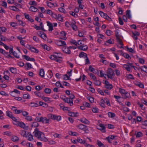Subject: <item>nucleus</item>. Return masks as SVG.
Listing matches in <instances>:
<instances>
[{"label": "nucleus", "instance_id": "nucleus-17", "mask_svg": "<svg viewBox=\"0 0 147 147\" xmlns=\"http://www.w3.org/2000/svg\"><path fill=\"white\" fill-rule=\"evenodd\" d=\"M114 43V40L113 39H110L108 40L104 43L105 45H109L110 44H113Z\"/></svg>", "mask_w": 147, "mask_h": 147}, {"label": "nucleus", "instance_id": "nucleus-35", "mask_svg": "<svg viewBox=\"0 0 147 147\" xmlns=\"http://www.w3.org/2000/svg\"><path fill=\"white\" fill-rule=\"evenodd\" d=\"M23 97L25 99H30L31 98L30 96L28 93L24 94L23 95Z\"/></svg>", "mask_w": 147, "mask_h": 147}, {"label": "nucleus", "instance_id": "nucleus-21", "mask_svg": "<svg viewBox=\"0 0 147 147\" xmlns=\"http://www.w3.org/2000/svg\"><path fill=\"white\" fill-rule=\"evenodd\" d=\"M29 49L32 52L36 53H38L39 51L37 49L35 48L34 47L29 46Z\"/></svg>", "mask_w": 147, "mask_h": 147}, {"label": "nucleus", "instance_id": "nucleus-54", "mask_svg": "<svg viewBox=\"0 0 147 147\" xmlns=\"http://www.w3.org/2000/svg\"><path fill=\"white\" fill-rule=\"evenodd\" d=\"M7 30V29L4 27H0V34L1 32H5Z\"/></svg>", "mask_w": 147, "mask_h": 147}, {"label": "nucleus", "instance_id": "nucleus-6", "mask_svg": "<svg viewBox=\"0 0 147 147\" xmlns=\"http://www.w3.org/2000/svg\"><path fill=\"white\" fill-rule=\"evenodd\" d=\"M98 12L100 16L104 18L109 21H111V18L108 16L106 13H105L101 11H99Z\"/></svg>", "mask_w": 147, "mask_h": 147}, {"label": "nucleus", "instance_id": "nucleus-31", "mask_svg": "<svg viewBox=\"0 0 147 147\" xmlns=\"http://www.w3.org/2000/svg\"><path fill=\"white\" fill-rule=\"evenodd\" d=\"M78 143H79L81 144H84L86 142V141L85 140H82L80 137L78 138Z\"/></svg>", "mask_w": 147, "mask_h": 147}, {"label": "nucleus", "instance_id": "nucleus-40", "mask_svg": "<svg viewBox=\"0 0 147 147\" xmlns=\"http://www.w3.org/2000/svg\"><path fill=\"white\" fill-rule=\"evenodd\" d=\"M39 75L42 77H44L45 76V71L44 70L41 69L40 70L39 72Z\"/></svg>", "mask_w": 147, "mask_h": 147}, {"label": "nucleus", "instance_id": "nucleus-55", "mask_svg": "<svg viewBox=\"0 0 147 147\" xmlns=\"http://www.w3.org/2000/svg\"><path fill=\"white\" fill-rule=\"evenodd\" d=\"M141 69L142 71L147 73V67L144 65L141 67Z\"/></svg>", "mask_w": 147, "mask_h": 147}, {"label": "nucleus", "instance_id": "nucleus-20", "mask_svg": "<svg viewBox=\"0 0 147 147\" xmlns=\"http://www.w3.org/2000/svg\"><path fill=\"white\" fill-rule=\"evenodd\" d=\"M115 137V136L111 135L107 137L106 138V140H107L109 142L111 143L112 141L114 139Z\"/></svg>", "mask_w": 147, "mask_h": 147}, {"label": "nucleus", "instance_id": "nucleus-28", "mask_svg": "<svg viewBox=\"0 0 147 147\" xmlns=\"http://www.w3.org/2000/svg\"><path fill=\"white\" fill-rule=\"evenodd\" d=\"M24 129H25L26 127V125L25 123L19 121L18 124V126Z\"/></svg>", "mask_w": 147, "mask_h": 147}, {"label": "nucleus", "instance_id": "nucleus-23", "mask_svg": "<svg viewBox=\"0 0 147 147\" xmlns=\"http://www.w3.org/2000/svg\"><path fill=\"white\" fill-rule=\"evenodd\" d=\"M85 44L83 40H79L77 42V46L78 48V46H82Z\"/></svg>", "mask_w": 147, "mask_h": 147}, {"label": "nucleus", "instance_id": "nucleus-48", "mask_svg": "<svg viewBox=\"0 0 147 147\" xmlns=\"http://www.w3.org/2000/svg\"><path fill=\"white\" fill-rule=\"evenodd\" d=\"M6 115L10 118L13 116L12 113L9 111H6Z\"/></svg>", "mask_w": 147, "mask_h": 147}, {"label": "nucleus", "instance_id": "nucleus-26", "mask_svg": "<svg viewBox=\"0 0 147 147\" xmlns=\"http://www.w3.org/2000/svg\"><path fill=\"white\" fill-rule=\"evenodd\" d=\"M40 46L43 49L47 51H49L51 50L50 47L47 46L46 44H41Z\"/></svg>", "mask_w": 147, "mask_h": 147}, {"label": "nucleus", "instance_id": "nucleus-37", "mask_svg": "<svg viewBox=\"0 0 147 147\" xmlns=\"http://www.w3.org/2000/svg\"><path fill=\"white\" fill-rule=\"evenodd\" d=\"M77 127L80 129L84 130V129L85 128L86 126L83 124H80L77 125Z\"/></svg>", "mask_w": 147, "mask_h": 147}, {"label": "nucleus", "instance_id": "nucleus-38", "mask_svg": "<svg viewBox=\"0 0 147 147\" xmlns=\"http://www.w3.org/2000/svg\"><path fill=\"white\" fill-rule=\"evenodd\" d=\"M40 140L44 142H47L48 141L47 138L45 136L44 134V136H42Z\"/></svg>", "mask_w": 147, "mask_h": 147}, {"label": "nucleus", "instance_id": "nucleus-42", "mask_svg": "<svg viewBox=\"0 0 147 147\" xmlns=\"http://www.w3.org/2000/svg\"><path fill=\"white\" fill-rule=\"evenodd\" d=\"M11 140L13 142H16L19 140V138L17 136H12Z\"/></svg>", "mask_w": 147, "mask_h": 147}, {"label": "nucleus", "instance_id": "nucleus-25", "mask_svg": "<svg viewBox=\"0 0 147 147\" xmlns=\"http://www.w3.org/2000/svg\"><path fill=\"white\" fill-rule=\"evenodd\" d=\"M68 115L71 117H77L78 116L79 113L78 112L74 113L73 112H69L68 113Z\"/></svg>", "mask_w": 147, "mask_h": 147}, {"label": "nucleus", "instance_id": "nucleus-1", "mask_svg": "<svg viewBox=\"0 0 147 147\" xmlns=\"http://www.w3.org/2000/svg\"><path fill=\"white\" fill-rule=\"evenodd\" d=\"M62 55L61 53L54 52L52 55L49 57V58L52 60H54L56 61L61 63L62 59Z\"/></svg>", "mask_w": 147, "mask_h": 147}, {"label": "nucleus", "instance_id": "nucleus-7", "mask_svg": "<svg viewBox=\"0 0 147 147\" xmlns=\"http://www.w3.org/2000/svg\"><path fill=\"white\" fill-rule=\"evenodd\" d=\"M11 109L14 112L15 114H18L21 113H22L23 115V111L22 110H18L16 109V107L14 106H12L11 107Z\"/></svg>", "mask_w": 147, "mask_h": 147}, {"label": "nucleus", "instance_id": "nucleus-43", "mask_svg": "<svg viewBox=\"0 0 147 147\" xmlns=\"http://www.w3.org/2000/svg\"><path fill=\"white\" fill-rule=\"evenodd\" d=\"M97 143L99 147H105L104 145L99 140H97Z\"/></svg>", "mask_w": 147, "mask_h": 147}, {"label": "nucleus", "instance_id": "nucleus-12", "mask_svg": "<svg viewBox=\"0 0 147 147\" xmlns=\"http://www.w3.org/2000/svg\"><path fill=\"white\" fill-rule=\"evenodd\" d=\"M38 35L45 40H46L47 37L46 34L43 32L39 31Z\"/></svg>", "mask_w": 147, "mask_h": 147}, {"label": "nucleus", "instance_id": "nucleus-3", "mask_svg": "<svg viewBox=\"0 0 147 147\" xmlns=\"http://www.w3.org/2000/svg\"><path fill=\"white\" fill-rule=\"evenodd\" d=\"M48 117L49 118L53 120H57V121H60L61 120V118L60 115H57L52 114H49L48 115Z\"/></svg>", "mask_w": 147, "mask_h": 147}, {"label": "nucleus", "instance_id": "nucleus-61", "mask_svg": "<svg viewBox=\"0 0 147 147\" xmlns=\"http://www.w3.org/2000/svg\"><path fill=\"white\" fill-rule=\"evenodd\" d=\"M32 126L33 127H38L39 126L38 123L36 122H33L32 124Z\"/></svg>", "mask_w": 147, "mask_h": 147}, {"label": "nucleus", "instance_id": "nucleus-32", "mask_svg": "<svg viewBox=\"0 0 147 147\" xmlns=\"http://www.w3.org/2000/svg\"><path fill=\"white\" fill-rule=\"evenodd\" d=\"M25 18H26L29 21L31 22H32L34 21V20L32 19L31 17H30L28 14L25 15Z\"/></svg>", "mask_w": 147, "mask_h": 147}, {"label": "nucleus", "instance_id": "nucleus-34", "mask_svg": "<svg viewBox=\"0 0 147 147\" xmlns=\"http://www.w3.org/2000/svg\"><path fill=\"white\" fill-rule=\"evenodd\" d=\"M9 8L11 10L13 11H17L19 10V9L15 6H10Z\"/></svg>", "mask_w": 147, "mask_h": 147}, {"label": "nucleus", "instance_id": "nucleus-39", "mask_svg": "<svg viewBox=\"0 0 147 147\" xmlns=\"http://www.w3.org/2000/svg\"><path fill=\"white\" fill-rule=\"evenodd\" d=\"M57 17V18L56 19L61 22H63V18L61 15L60 14H58Z\"/></svg>", "mask_w": 147, "mask_h": 147}, {"label": "nucleus", "instance_id": "nucleus-27", "mask_svg": "<svg viewBox=\"0 0 147 147\" xmlns=\"http://www.w3.org/2000/svg\"><path fill=\"white\" fill-rule=\"evenodd\" d=\"M115 36L117 39H119L121 38L120 35V31L118 30H116L115 31Z\"/></svg>", "mask_w": 147, "mask_h": 147}, {"label": "nucleus", "instance_id": "nucleus-14", "mask_svg": "<svg viewBox=\"0 0 147 147\" xmlns=\"http://www.w3.org/2000/svg\"><path fill=\"white\" fill-rule=\"evenodd\" d=\"M65 102L69 104L70 106L73 105V100L68 98H66L63 99Z\"/></svg>", "mask_w": 147, "mask_h": 147}, {"label": "nucleus", "instance_id": "nucleus-13", "mask_svg": "<svg viewBox=\"0 0 147 147\" xmlns=\"http://www.w3.org/2000/svg\"><path fill=\"white\" fill-rule=\"evenodd\" d=\"M41 98L43 100L48 103H50L53 101L51 98L48 97L42 96L41 97Z\"/></svg>", "mask_w": 147, "mask_h": 147}, {"label": "nucleus", "instance_id": "nucleus-62", "mask_svg": "<svg viewBox=\"0 0 147 147\" xmlns=\"http://www.w3.org/2000/svg\"><path fill=\"white\" fill-rule=\"evenodd\" d=\"M71 26L72 28L74 30H76L78 29V27L77 26L74 24H71Z\"/></svg>", "mask_w": 147, "mask_h": 147}, {"label": "nucleus", "instance_id": "nucleus-59", "mask_svg": "<svg viewBox=\"0 0 147 147\" xmlns=\"http://www.w3.org/2000/svg\"><path fill=\"white\" fill-rule=\"evenodd\" d=\"M58 10L59 11L63 13H66L65 10L63 8V7H60L58 9Z\"/></svg>", "mask_w": 147, "mask_h": 147}, {"label": "nucleus", "instance_id": "nucleus-4", "mask_svg": "<svg viewBox=\"0 0 147 147\" xmlns=\"http://www.w3.org/2000/svg\"><path fill=\"white\" fill-rule=\"evenodd\" d=\"M107 76L108 78H113L115 75L113 71L111 69H109L107 71Z\"/></svg>", "mask_w": 147, "mask_h": 147}, {"label": "nucleus", "instance_id": "nucleus-53", "mask_svg": "<svg viewBox=\"0 0 147 147\" xmlns=\"http://www.w3.org/2000/svg\"><path fill=\"white\" fill-rule=\"evenodd\" d=\"M68 133L69 135L74 136H76L78 134L77 133L71 131H69Z\"/></svg>", "mask_w": 147, "mask_h": 147}, {"label": "nucleus", "instance_id": "nucleus-56", "mask_svg": "<svg viewBox=\"0 0 147 147\" xmlns=\"http://www.w3.org/2000/svg\"><path fill=\"white\" fill-rule=\"evenodd\" d=\"M119 91L121 95L124 94L126 92L125 90L124 89L121 88H119Z\"/></svg>", "mask_w": 147, "mask_h": 147}, {"label": "nucleus", "instance_id": "nucleus-57", "mask_svg": "<svg viewBox=\"0 0 147 147\" xmlns=\"http://www.w3.org/2000/svg\"><path fill=\"white\" fill-rule=\"evenodd\" d=\"M108 115L109 117L111 118H113L115 116V114L114 113L111 112H109Z\"/></svg>", "mask_w": 147, "mask_h": 147}, {"label": "nucleus", "instance_id": "nucleus-15", "mask_svg": "<svg viewBox=\"0 0 147 147\" xmlns=\"http://www.w3.org/2000/svg\"><path fill=\"white\" fill-rule=\"evenodd\" d=\"M69 47H63L62 48L63 51L64 53H67L70 54V51L69 49Z\"/></svg>", "mask_w": 147, "mask_h": 147}, {"label": "nucleus", "instance_id": "nucleus-2", "mask_svg": "<svg viewBox=\"0 0 147 147\" xmlns=\"http://www.w3.org/2000/svg\"><path fill=\"white\" fill-rule=\"evenodd\" d=\"M29 113L26 111H24L23 112V116L25 117V119L28 121H33V119L32 117L29 115Z\"/></svg>", "mask_w": 147, "mask_h": 147}, {"label": "nucleus", "instance_id": "nucleus-46", "mask_svg": "<svg viewBox=\"0 0 147 147\" xmlns=\"http://www.w3.org/2000/svg\"><path fill=\"white\" fill-rule=\"evenodd\" d=\"M79 57L81 58L82 57L85 58L87 57V55L84 53L82 52L80 53L79 55Z\"/></svg>", "mask_w": 147, "mask_h": 147}, {"label": "nucleus", "instance_id": "nucleus-33", "mask_svg": "<svg viewBox=\"0 0 147 147\" xmlns=\"http://www.w3.org/2000/svg\"><path fill=\"white\" fill-rule=\"evenodd\" d=\"M29 106L31 107H37L38 105V103L34 102H31L30 103Z\"/></svg>", "mask_w": 147, "mask_h": 147}, {"label": "nucleus", "instance_id": "nucleus-16", "mask_svg": "<svg viewBox=\"0 0 147 147\" xmlns=\"http://www.w3.org/2000/svg\"><path fill=\"white\" fill-rule=\"evenodd\" d=\"M60 38L63 39L64 40H65L66 39L65 37L66 36V34L65 32L62 31L59 34Z\"/></svg>", "mask_w": 147, "mask_h": 147}, {"label": "nucleus", "instance_id": "nucleus-30", "mask_svg": "<svg viewBox=\"0 0 147 147\" xmlns=\"http://www.w3.org/2000/svg\"><path fill=\"white\" fill-rule=\"evenodd\" d=\"M29 10L30 11L34 12H36L38 11V9L37 8L32 6L30 7Z\"/></svg>", "mask_w": 147, "mask_h": 147}, {"label": "nucleus", "instance_id": "nucleus-58", "mask_svg": "<svg viewBox=\"0 0 147 147\" xmlns=\"http://www.w3.org/2000/svg\"><path fill=\"white\" fill-rule=\"evenodd\" d=\"M106 33L107 36H110L113 34V32L110 30H107Z\"/></svg>", "mask_w": 147, "mask_h": 147}, {"label": "nucleus", "instance_id": "nucleus-44", "mask_svg": "<svg viewBox=\"0 0 147 147\" xmlns=\"http://www.w3.org/2000/svg\"><path fill=\"white\" fill-rule=\"evenodd\" d=\"M46 3L47 6L49 7L52 8L54 7V4L53 3L49 1H47Z\"/></svg>", "mask_w": 147, "mask_h": 147}, {"label": "nucleus", "instance_id": "nucleus-22", "mask_svg": "<svg viewBox=\"0 0 147 147\" xmlns=\"http://www.w3.org/2000/svg\"><path fill=\"white\" fill-rule=\"evenodd\" d=\"M131 65H129L127 64H125L123 65V67L124 68H125L129 72H131Z\"/></svg>", "mask_w": 147, "mask_h": 147}, {"label": "nucleus", "instance_id": "nucleus-63", "mask_svg": "<svg viewBox=\"0 0 147 147\" xmlns=\"http://www.w3.org/2000/svg\"><path fill=\"white\" fill-rule=\"evenodd\" d=\"M142 133L141 132L139 131L136 134V137L138 138H139L142 137Z\"/></svg>", "mask_w": 147, "mask_h": 147}, {"label": "nucleus", "instance_id": "nucleus-60", "mask_svg": "<svg viewBox=\"0 0 147 147\" xmlns=\"http://www.w3.org/2000/svg\"><path fill=\"white\" fill-rule=\"evenodd\" d=\"M105 101L103 99H102L100 100V105L102 107H105Z\"/></svg>", "mask_w": 147, "mask_h": 147}, {"label": "nucleus", "instance_id": "nucleus-11", "mask_svg": "<svg viewBox=\"0 0 147 147\" xmlns=\"http://www.w3.org/2000/svg\"><path fill=\"white\" fill-rule=\"evenodd\" d=\"M104 84H105V87L107 89L110 90L113 88V86L112 84H110L107 81H105Z\"/></svg>", "mask_w": 147, "mask_h": 147}, {"label": "nucleus", "instance_id": "nucleus-52", "mask_svg": "<svg viewBox=\"0 0 147 147\" xmlns=\"http://www.w3.org/2000/svg\"><path fill=\"white\" fill-rule=\"evenodd\" d=\"M126 14L128 18L129 19L131 18V15L130 13V11L129 10H127L126 11Z\"/></svg>", "mask_w": 147, "mask_h": 147}, {"label": "nucleus", "instance_id": "nucleus-18", "mask_svg": "<svg viewBox=\"0 0 147 147\" xmlns=\"http://www.w3.org/2000/svg\"><path fill=\"white\" fill-rule=\"evenodd\" d=\"M28 140L30 141H32L34 140L33 137L30 133H27V135L26 137Z\"/></svg>", "mask_w": 147, "mask_h": 147}, {"label": "nucleus", "instance_id": "nucleus-64", "mask_svg": "<svg viewBox=\"0 0 147 147\" xmlns=\"http://www.w3.org/2000/svg\"><path fill=\"white\" fill-rule=\"evenodd\" d=\"M45 92L47 94H50L51 92V90L49 88H46L45 89Z\"/></svg>", "mask_w": 147, "mask_h": 147}, {"label": "nucleus", "instance_id": "nucleus-5", "mask_svg": "<svg viewBox=\"0 0 147 147\" xmlns=\"http://www.w3.org/2000/svg\"><path fill=\"white\" fill-rule=\"evenodd\" d=\"M97 128L103 133L106 132L105 127L104 124L100 123L96 125Z\"/></svg>", "mask_w": 147, "mask_h": 147}, {"label": "nucleus", "instance_id": "nucleus-9", "mask_svg": "<svg viewBox=\"0 0 147 147\" xmlns=\"http://www.w3.org/2000/svg\"><path fill=\"white\" fill-rule=\"evenodd\" d=\"M49 119H47L46 117H40V121L45 124L49 123Z\"/></svg>", "mask_w": 147, "mask_h": 147}, {"label": "nucleus", "instance_id": "nucleus-36", "mask_svg": "<svg viewBox=\"0 0 147 147\" xmlns=\"http://www.w3.org/2000/svg\"><path fill=\"white\" fill-rule=\"evenodd\" d=\"M9 69L12 73L15 74L16 72V69L13 67H10L9 68Z\"/></svg>", "mask_w": 147, "mask_h": 147}, {"label": "nucleus", "instance_id": "nucleus-10", "mask_svg": "<svg viewBox=\"0 0 147 147\" xmlns=\"http://www.w3.org/2000/svg\"><path fill=\"white\" fill-rule=\"evenodd\" d=\"M42 132L39 131V130L36 128L33 133L34 136L36 137L38 139L39 138V136Z\"/></svg>", "mask_w": 147, "mask_h": 147}, {"label": "nucleus", "instance_id": "nucleus-50", "mask_svg": "<svg viewBox=\"0 0 147 147\" xmlns=\"http://www.w3.org/2000/svg\"><path fill=\"white\" fill-rule=\"evenodd\" d=\"M34 94L35 95L39 98H41L42 96L41 94L39 92H34Z\"/></svg>", "mask_w": 147, "mask_h": 147}, {"label": "nucleus", "instance_id": "nucleus-29", "mask_svg": "<svg viewBox=\"0 0 147 147\" xmlns=\"http://www.w3.org/2000/svg\"><path fill=\"white\" fill-rule=\"evenodd\" d=\"M78 48L83 51H86L88 49V47L87 45H83L81 46H78Z\"/></svg>", "mask_w": 147, "mask_h": 147}, {"label": "nucleus", "instance_id": "nucleus-45", "mask_svg": "<svg viewBox=\"0 0 147 147\" xmlns=\"http://www.w3.org/2000/svg\"><path fill=\"white\" fill-rule=\"evenodd\" d=\"M92 111L94 113H98L99 111V109L96 107H93L92 109Z\"/></svg>", "mask_w": 147, "mask_h": 147}, {"label": "nucleus", "instance_id": "nucleus-51", "mask_svg": "<svg viewBox=\"0 0 147 147\" xmlns=\"http://www.w3.org/2000/svg\"><path fill=\"white\" fill-rule=\"evenodd\" d=\"M21 134L24 137H26L27 135L26 131L24 130H22L20 131Z\"/></svg>", "mask_w": 147, "mask_h": 147}, {"label": "nucleus", "instance_id": "nucleus-19", "mask_svg": "<svg viewBox=\"0 0 147 147\" xmlns=\"http://www.w3.org/2000/svg\"><path fill=\"white\" fill-rule=\"evenodd\" d=\"M79 121L82 123L84 124H88L89 123L88 120L84 117H82V118H80L79 119Z\"/></svg>", "mask_w": 147, "mask_h": 147}, {"label": "nucleus", "instance_id": "nucleus-47", "mask_svg": "<svg viewBox=\"0 0 147 147\" xmlns=\"http://www.w3.org/2000/svg\"><path fill=\"white\" fill-rule=\"evenodd\" d=\"M29 4L31 5L36 6L37 5V3L35 1H30Z\"/></svg>", "mask_w": 147, "mask_h": 147}, {"label": "nucleus", "instance_id": "nucleus-8", "mask_svg": "<svg viewBox=\"0 0 147 147\" xmlns=\"http://www.w3.org/2000/svg\"><path fill=\"white\" fill-rule=\"evenodd\" d=\"M55 43L58 46H65L66 45L65 42L61 40H55Z\"/></svg>", "mask_w": 147, "mask_h": 147}, {"label": "nucleus", "instance_id": "nucleus-41", "mask_svg": "<svg viewBox=\"0 0 147 147\" xmlns=\"http://www.w3.org/2000/svg\"><path fill=\"white\" fill-rule=\"evenodd\" d=\"M25 67L27 69L32 68V66L30 63H27L26 64Z\"/></svg>", "mask_w": 147, "mask_h": 147}, {"label": "nucleus", "instance_id": "nucleus-49", "mask_svg": "<svg viewBox=\"0 0 147 147\" xmlns=\"http://www.w3.org/2000/svg\"><path fill=\"white\" fill-rule=\"evenodd\" d=\"M55 86L58 87H61L63 88L64 87L62 86L60 82H57L55 84Z\"/></svg>", "mask_w": 147, "mask_h": 147}, {"label": "nucleus", "instance_id": "nucleus-24", "mask_svg": "<svg viewBox=\"0 0 147 147\" xmlns=\"http://www.w3.org/2000/svg\"><path fill=\"white\" fill-rule=\"evenodd\" d=\"M47 25L49 26V30L50 31H52L53 30V25L52 23L49 21L47 22Z\"/></svg>", "mask_w": 147, "mask_h": 147}]
</instances>
